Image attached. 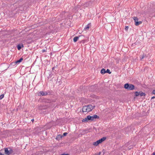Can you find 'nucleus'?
Returning a JSON list of instances; mask_svg holds the SVG:
<instances>
[{
  "label": "nucleus",
  "mask_w": 155,
  "mask_h": 155,
  "mask_svg": "<svg viewBox=\"0 0 155 155\" xmlns=\"http://www.w3.org/2000/svg\"><path fill=\"white\" fill-rule=\"evenodd\" d=\"M89 118V119L90 120L92 121L94 120L96 118H98L99 117L96 115H94L92 116H90V115H88Z\"/></svg>",
  "instance_id": "obj_5"
},
{
  "label": "nucleus",
  "mask_w": 155,
  "mask_h": 155,
  "mask_svg": "<svg viewBox=\"0 0 155 155\" xmlns=\"http://www.w3.org/2000/svg\"><path fill=\"white\" fill-rule=\"evenodd\" d=\"M67 134H68L67 133H66V132L64 133L63 134V136H66Z\"/></svg>",
  "instance_id": "obj_21"
},
{
  "label": "nucleus",
  "mask_w": 155,
  "mask_h": 155,
  "mask_svg": "<svg viewBox=\"0 0 155 155\" xmlns=\"http://www.w3.org/2000/svg\"><path fill=\"white\" fill-rule=\"evenodd\" d=\"M134 21L135 22V25H138L140 24H141L142 22L141 21H138V19L137 17H134L133 18Z\"/></svg>",
  "instance_id": "obj_4"
},
{
  "label": "nucleus",
  "mask_w": 155,
  "mask_h": 155,
  "mask_svg": "<svg viewBox=\"0 0 155 155\" xmlns=\"http://www.w3.org/2000/svg\"><path fill=\"white\" fill-rule=\"evenodd\" d=\"M128 28V26H126L125 28V30H127Z\"/></svg>",
  "instance_id": "obj_20"
},
{
  "label": "nucleus",
  "mask_w": 155,
  "mask_h": 155,
  "mask_svg": "<svg viewBox=\"0 0 155 155\" xmlns=\"http://www.w3.org/2000/svg\"><path fill=\"white\" fill-rule=\"evenodd\" d=\"M106 139V138L105 137H103L102 138H101V139L97 140V141L94 142L93 144V145H94V146H97L99 144L101 143H102L103 141H104V140H105Z\"/></svg>",
  "instance_id": "obj_1"
},
{
  "label": "nucleus",
  "mask_w": 155,
  "mask_h": 155,
  "mask_svg": "<svg viewBox=\"0 0 155 155\" xmlns=\"http://www.w3.org/2000/svg\"><path fill=\"white\" fill-rule=\"evenodd\" d=\"M106 73L110 74L111 73V72L110 71V70L109 69H107V71H106Z\"/></svg>",
  "instance_id": "obj_16"
},
{
  "label": "nucleus",
  "mask_w": 155,
  "mask_h": 155,
  "mask_svg": "<svg viewBox=\"0 0 155 155\" xmlns=\"http://www.w3.org/2000/svg\"><path fill=\"white\" fill-rule=\"evenodd\" d=\"M61 155H69L68 154H63Z\"/></svg>",
  "instance_id": "obj_24"
},
{
  "label": "nucleus",
  "mask_w": 155,
  "mask_h": 155,
  "mask_svg": "<svg viewBox=\"0 0 155 155\" xmlns=\"http://www.w3.org/2000/svg\"><path fill=\"white\" fill-rule=\"evenodd\" d=\"M23 47V45L22 44H19L17 45V48L18 50H19L21 49Z\"/></svg>",
  "instance_id": "obj_9"
},
{
  "label": "nucleus",
  "mask_w": 155,
  "mask_h": 155,
  "mask_svg": "<svg viewBox=\"0 0 155 155\" xmlns=\"http://www.w3.org/2000/svg\"><path fill=\"white\" fill-rule=\"evenodd\" d=\"M89 116H87L86 118L83 119L82 121L83 122H87L89 120Z\"/></svg>",
  "instance_id": "obj_7"
},
{
  "label": "nucleus",
  "mask_w": 155,
  "mask_h": 155,
  "mask_svg": "<svg viewBox=\"0 0 155 155\" xmlns=\"http://www.w3.org/2000/svg\"><path fill=\"white\" fill-rule=\"evenodd\" d=\"M140 92H136L135 93V95H136V96H139L140 95Z\"/></svg>",
  "instance_id": "obj_17"
},
{
  "label": "nucleus",
  "mask_w": 155,
  "mask_h": 155,
  "mask_svg": "<svg viewBox=\"0 0 155 155\" xmlns=\"http://www.w3.org/2000/svg\"><path fill=\"white\" fill-rule=\"evenodd\" d=\"M88 107V112L91 111L94 107L95 106H93L91 105L87 106Z\"/></svg>",
  "instance_id": "obj_6"
},
{
  "label": "nucleus",
  "mask_w": 155,
  "mask_h": 155,
  "mask_svg": "<svg viewBox=\"0 0 155 155\" xmlns=\"http://www.w3.org/2000/svg\"><path fill=\"white\" fill-rule=\"evenodd\" d=\"M4 97V95L2 94L0 96V99H2Z\"/></svg>",
  "instance_id": "obj_18"
},
{
  "label": "nucleus",
  "mask_w": 155,
  "mask_h": 155,
  "mask_svg": "<svg viewBox=\"0 0 155 155\" xmlns=\"http://www.w3.org/2000/svg\"><path fill=\"white\" fill-rule=\"evenodd\" d=\"M82 111L83 112H86L87 110L86 109V107L85 106H84L82 108Z\"/></svg>",
  "instance_id": "obj_11"
},
{
  "label": "nucleus",
  "mask_w": 155,
  "mask_h": 155,
  "mask_svg": "<svg viewBox=\"0 0 155 155\" xmlns=\"http://www.w3.org/2000/svg\"><path fill=\"white\" fill-rule=\"evenodd\" d=\"M100 153H101V152H99V153H98V154H97V155H100Z\"/></svg>",
  "instance_id": "obj_26"
},
{
  "label": "nucleus",
  "mask_w": 155,
  "mask_h": 155,
  "mask_svg": "<svg viewBox=\"0 0 155 155\" xmlns=\"http://www.w3.org/2000/svg\"><path fill=\"white\" fill-rule=\"evenodd\" d=\"M78 38H79L78 37H75L73 39V40H74V42H76L78 41Z\"/></svg>",
  "instance_id": "obj_14"
},
{
  "label": "nucleus",
  "mask_w": 155,
  "mask_h": 155,
  "mask_svg": "<svg viewBox=\"0 0 155 155\" xmlns=\"http://www.w3.org/2000/svg\"><path fill=\"white\" fill-rule=\"evenodd\" d=\"M13 152L12 150L10 148H5V154L9 155Z\"/></svg>",
  "instance_id": "obj_3"
},
{
  "label": "nucleus",
  "mask_w": 155,
  "mask_h": 155,
  "mask_svg": "<svg viewBox=\"0 0 155 155\" xmlns=\"http://www.w3.org/2000/svg\"><path fill=\"white\" fill-rule=\"evenodd\" d=\"M144 55H142L140 57V59L141 60H142L144 58Z\"/></svg>",
  "instance_id": "obj_19"
},
{
  "label": "nucleus",
  "mask_w": 155,
  "mask_h": 155,
  "mask_svg": "<svg viewBox=\"0 0 155 155\" xmlns=\"http://www.w3.org/2000/svg\"><path fill=\"white\" fill-rule=\"evenodd\" d=\"M23 60V59L22 58H21L19 60H17L15 62L16 64L19 63L21 62Z\"/></svg>",
  "instance_id": "obj_12"
},
{
  "label": "nucleus",
  "mask_w": 155,
  "mask_h": 155,
  "mask_svg": "<svg viewBox=\"0 0 155 155\" xmlns=\"http://www.w3.org/2000/svg\"><path fill=\"white\" fill-rule=\"evenodd\" d=\"M124 88L128 90H133L134 89V85L132 84H125L124 86Z\"/></svg>",
  "instance_id": "obj_2"
},
{
  "label": "nucleus",
  "mask_w": 155,
  "mask_h": 155,
  "mask_svg": "<svg viewBox=\"0 0 155 155\" xmlns=\"http://www.w3.org/2000/svg\"><path fill=\"white\" fill-rule=\"evenodd\" d=\"M85 107H86V110H87V112H88V107H87V106H86Z\"/></svg>",
  "instance_id": "obj_22"
},
{
  "label": "nucleus",
  "mask_w": 155,
  "mask_h": 155,
  "mask_svg": "<svg viewBox=\"0 0 155 155\" xmlns=\"http://www.w3.org/2000/svg\"><path fill=\"white\" fill-rule=\"evenodd\" d=\"M39 93L42 95H46L47 94V92H44L42 91L40 92Z\"/></svg>",
  "instance_id": "obj_10"
},
{
  "label": "nucleus",
  "mask_w": 155,
  "mask_h": 155,
  "mask_svg": "<svg viewBox=\"0 0 155 155\" xmlns=\"http://www.w3.org/2000/svg\"><path fill=\"white\" fill-rule=\"evenodd\" d=\"M0 155H3L2 153L1 152H0Z\"/></svg>",
  "instance_id": "obj_28"
},
{
  "label": "nucleus",
  "mask_w": 155,
  "mask_h": 155,
  "mask_svg": "<svg viewBox=\"0 0 155 155\" xmlns=\"http://www.w3.org/2000/svg\"><path fill=\"white\" fill-rule=\"evenodd\" d=\"M153 94H155V90H154L153 91Z\"/></svg>",
  "instance_id": "obj_23"
},
{
  "label": "nucleus",
  "mask_w": 155,
  "mask_h": 155,
  "mask_svg": "<svg viewBox=\"0 0 155 155\" xmlns=\"http://www.w3.org/2000/svg\"><path fill=\"white\" fill-rule=\"evenodd\" d=\"M34 119H32V120H32V121H34Z\"/></svg>",
  "instance_id": "obj_29"
},
{
  "label": "nucleus",
  "mask_w": 155,
  "mask_h": 155,
  "mask_svg": "<svg viewBox=\"0 0 155 155\" xmlns=\"http://www.w3.org/2000/svg\"><path fill=\"white\" fill-rule=\"evenodd\" d=\"M91 26V23L88 24V25H87L84 28V31H86L87 30H88Z\"/></svg>",
  "instance_id": "obj_8"
},
{
  "label": "nucleus",
  "mask_w": 155,
  "mask_h": 155,
  "mask_svg": "<svg viewBox=\"0 0 155 155\" xmlns=\"http://www.w3.org/2000/svg\"><path fill=\"white\" fill-rule=\"evenodd\" d=\"M145 95V93L143 92H140V96H144Z\"/></svg>",
  "instance_id": "obj_15"
},
{
  "label": "nucleus",
  "mask_w": 155,
  "mask_h": 155,
  "mask_svg": "<svg viewBox=\"0 0 155 155\" xmlns=\"http://www.w3.org/2000/svg\"><path fill=\"white\" fill-rule=\"evenodd\" d=\"M155 98V97H152V98H151V99H153V98Z\"/></svg>",
  "instance_id": "obj_27"
},
{
  "label": "nucleus",
  "mask_w": 155,
  "mask_h": 155,
  "mask_svg": "<svg viewBox=\"0 0 155 155\" xmlns=\"http://www.w3.org/2000/svg\"><path fill=\"white\" fill-rule=\"evenodd\" d=\"M101 73L102 74H104L106 73V71L105 70V69L104 68H103L101 69Z\"/></svg>",
  "instance_id": "obj_13"
},
{
  "label": "nucleus",
  "mask_w": 155,
  "mask_h": 155,
  "mask_svg": "<svg viewBox=\"0 0 155 155\" xmlns=\"http://www.w3.org/2000/svg\"><path fill=\"white\" fill-rule=\"evenodd\" d=\"M152 155H155V152H154L152 153Z\"/></svg>",
  "instance_id": "obj_25"
}]
</instances>
